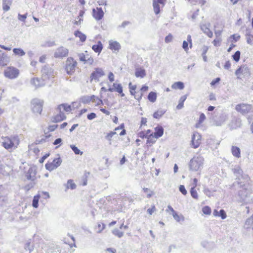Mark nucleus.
Wrapping results in <instances>:
<instances>
[{"mask_svg":"<svg viewBox=\"0 0 253 253\" xmlns=\"http://www.w3.org/2000/svg\"><path fill=\"white\" fill-rule=\"evenodd\" d=\"M32 171H33V169H32L30 168L29 170H28V171L26 174V177H27V178L28 179V180H31L32 179Z\"/></svg>","mask_w":253,"mask_h":253,"instance_id":"nucleus-62","label":"nucleus"},{"mask_svg":"<svg viewBox=\"0 0 253 253\" xmlns=\"http://www.w3.org/2000/svg\"><path fill=\"white\" fill-rule=\"evenodd\" d=\"M69 50L67 48L60 46L56 49L54 53V57L55 58H63L67 56Z\"/></svg>","mask_w":253,"mask_h":253,"instance_id":"nucleus-11","label":"nucleus"},{"mask_svg":"<svg viewBox=\"0 0 253 253\" xmlns=\"http://www.w3.org/2000/svg\"><path fill=\"white\" fill-rule=\"evenodd\" d=\"M103 45L100 41H98L96 44L93 45L92 46V49L95 52L100 53L102 51Z\"/></svg>","mask_w":253,"mask_h":253,"instance_id":"nucleus-25","label":"nucleus"},{"mask_svg":"<svg viewBox=\"0 0 253 253\" xmlns=\"http://www.w3.org/2000/svg\"><path fill=\"white\" fill-rule=\"evenodd\" d=\"M105 74L102 69L97 68L90 75L91 81L94 80L98 81L99 78L104 76Z\"/></svg>","mask_w":253,"mask_h":253,"instance_id":"nucleus-13","label":"nucleus"},{"mask_svg":"<svg viewBox=\"0 0 253 253\" xmlns=\"http://www.w3.org/2000/svg\"><path fill=\"white\" fill-rule=\"evenodd\" d=\"M117 133L116 131H110L109 133H108L107 135L105 136V138L108 140V141H111V140H112V137L116 134Z\"/></svg>","mask_w":253,"mask_h":253,"instance_id":"nucleus-49","label":"nucleus"},{"mask_svg":"<svg viewBox=\"0 0 253 253\" xmlns=\"http://www.w3.org/2000/svg\"><path fill=\"white\" fill-rule=\"evenodd\" d=\"M27 13H26V14H23V15H21L20 14H18V19L19 20L21 21L25 22V19L27 18Z\"/></svg>","mask_w":253,"mask_h":253,"instance_id":"nucleus-54","label":"nucleus"},{"mask_svg":"<svg viewBox=\"0 0 253 253\" xmlns=\"http://www.w3.org/2000/svg\"><path fill=\"white\" fill-rule=\"evenodd\" d=\"M242 125V122L241 119L239 118H234L232 120L231 123L229 126L231 129H236L238 127H240Z\"/></svg>","mask_w":253,"mask_h":253,"instance_id":"nucleus-17","label":"nucleus"},{"mask_svg":"<svg viewBox=\"0 0 253 253\" xmlns=\"http://www.w3.org/2000/svg\"><path fill=\"white\" fill-rule=\"evenodd\" d=\"M135 75L137 78H143L146 76V72L141 68H136Z\"/></svg>","mask_w":253,"mask_h":253,"instance_id":"nucleus-21","label":"nucleus"},{"mask_svg":"<svg viewBox=\"0 0 253 253\" xmlns=\"http://www.w3.org/2000/svg\"><path fill=\"white\" fill-rule=\"evenodd\" d=\"M74 35L76 37L79 38L80 41L82 42H84L85 41L86 37L84 34L82 33L81 32L77 30L75 32Z\"/></svg>","mask_w":253,"mask_h":253,"instance_id":"nucleus-29","label":"nucleus"},{"mask_svg":"<svg viewBox=\"0 0 253 253\" xmlns=\"http://www.w3.org/2000/svg\"><path fill=\"white\" fill-rule=\"evenodd\" d=\"M235 110L243 115H246L253 112V107L252 105L246 103H240L235 107Z\"/></svg>","mask_w":253,"mask_h":253,"instance_id":"nucleus-3","label":"nucleus"},{"mask_svg":"<svg viewBox=\"0 0 253 253\" xmlns=\"http://www.w3.org/2000/svg\"><path fill=\"white\" fill-rule=\"evenodd\" d=\"M164 134V128L161 126H157L155 127V132L153 133L154 137L158 139L161 137Z\"/></svg>","mask_w":253,"mask_h":253,"instance_id":"nucleus-18","label":"nucleus"},{"mask_svg":"<svg viewBox=\"0 0 253 253\" xmlns=\"http://www.w3.org/2000/svg\"><path fill=\"white\" fill-rule=\"evenodd\" d=\"M251 191L246 188H242L238 192V201L240 202L247 204L249 203L251 200Z\"/></svg>","mask_w":253,"mask_h":253,"instance_id":"nucleus-4","label":"nucleus"},{"mask_svg":"<svg viewBox=\"0 0 253 253\" xmlns=\"http://www.w3.org/2000/svg\"><path fill=\"white\" fill-rule=\"evenodd\" d=\"M220 81V78L218 77L215 78V79L213 80L211 83H210V84L211 86H213L215 85L216 84H218Z\"/></svg>","mask_w":253,"mask_h":253,"instance_id":"nucleus-56","label":"nucleus"},{"mask_svg":"<svg viewBox=\"0 0 253 253\" xmlns=\"http://www.w3.org/2000/svg\"><path fill=\"white\" fill-rule=\"evenodd\" d=\"M160 3L156 0H153V6L154 12L156 14H158L160 12Z\"/></svg>","mask_w":253,"mask_h":253,"instance_id":"nucleus-30","label":"nucleus"},{"mask_svg":"<svg viewBox=\"0 0 253 253\" xmlns=\"http://www.w3.org/2000/svg\"><path fill=\"white\" fill-rule=\"evenodd\" d=\"M96 117V115L94 113H90V114H88L87 116V118L89 120H92L94 119H95Z\"/></svg>","mask_w":253,"mask_h":253,"instance_id":"nucleus-58","label":"nucleus"},{"mask_svg":"<svg viewBox=\"0 0 253 253\" xmlns=\"http://www.w3.org/2000/svg\"><path fill=\"white\" fill-rule=\"evenodd\" d=\"M253 224V214L252 216L248 218L245 221L244 227L248 229L250 228L251 226Z\"/></svg>","mask_w":253,"mask_h":253,"instance_id":"nucleus-36","label":"nucleus"},{"mask_svg":"<svg viewBox=\"0 0 253 253\" xmlns=\"http://www.w3.org/2000/svg\"><path fill=\"white\" fill-rule=\"evenodd\" d=\"M143 191H144V192L147 193V197L148 198H150V197H151L153 194V192L152 191H150L147 188H143Z\"/></svg>","mask_w":253,"mask_h":253,"instance_id":"nucleus-52","label":"nucleus"},{"mask_svg":"<svg viewBox=\"0 0 253 253\" xmlns=\"http://www.w3.org/2000/svg\"><path fill=\"white\" fill-rule=\"evenodd\" d=\"M173 218L177 221L180 222V221H183L184 220V217L182 215H178L176 211L172 213Z\"/></svg>","mask_w":253,"mask_h":253,"instance_id":"nucleus-38","label":"nucleus"},{"mask_svg":"<svg viewBox=\"0 0 253 253\" xmlns=\"http://www.w3.org/2000/svg\"><path fill=\"white\" fill-rule=\"evenodd\" d=\"M76 184L73 182V180L72 179H69L67 181V185H66V189H71L72 190H74L76 189Z\"/></svg>","mask_w":253,"mask_h":253,"instance_id":"nucleus-39","label":"nucleus"},{"mask_svg":"<svg viewBox=\"0 0 253 253\" xmlns=\"http://www.w3.org/2000/svg\"><path fill=\"white\" fill-rule=\"evenodd\" d=\"M157 99V94L156 92L151 91L148 95V99L151 102H155Z\"/></svg>","mask_w":253,"mask_h":253,"instance_id":"nucleus-33","label":"nucleus"},{"mask_svg":"<svg viewBox=\"0 0 253 253\" xmlns=\"http://www.w3.org/2000/svg\"><path fill=\"white\" fill-rule=\"evenodd\" d=\"M218 216L221 217V219H224L226 217V213L224 210L221 209L219 211Z\"/></svg>","mask_w":253,"mask_h":253,"instance_id":"nucleus-53","label":"nucleus"},{"mask_svg":"<svg viewBox=\"0 0 253 253\" xmlns=\"http://www.w3.org/2000/svg\"><path fill=\"white\" fill-rule=\"evenodd\" d=\"M228 115L222 111L214 112L211 116V119L216 126H222L228 120Z\"/></svg>","mask_w":253,"mask_h":253,"instance_id":"nucleus-1","label":"nucleus"},{"mask_svg":"<svg viewBox=\"0 0 253 253\" xmlns=\"http://www.w3.org/2000/svg\"><path fill=\"white\" fill-rule=\"evenodd\" d=\"M240 52L237 51L234 55H232L233 59L235 62H237L239 61L240 58Z\"/></svg>","mask_w":253,"mask_h":253,"instance_id":"nucleus-50","label":"nucleus"},{"mask_svg":"<svg viewBox=\"0 0 253 253\" xmlns=\"http://www.w3.org/2000/svg\"><path fill=\"white\" fill-rule=\"evenodd\" d=\"M179 190L180 192L184 195H185L187 193V191L184 185H180V186L179 187Z\"/></svg>","mask_w":253,"mask_h":253,"instance_id":"nucleus-55","label":"nucleus"},{"mask_svg":"<svg viewBox=\"0 0 253 253\" xmlns=\"http://www.w3.org/2000/svg\"><path fill=\"white\" fill-rule=\"evenodd\" d=\"M92 15L97 20H101L104 16V12L101 7L93 8L92 10Z\"/></svg>","mask_w":253,"mask_h":253,"instance_id":"nucleus-15","label":"nucleus"},{"mask_svg":"<svg viewBox=\"0 0 253 253\" xmlns=\"http://www.w3.org/2000/svg\"><path fill=\"white\" fill-rule=\"evenodd\" d=\"M42 77L46 82L54 77V72L49 64L45 65L42 69Z\"/></svg>","mask_w":253,"mask_h":253,"instance_id":"nucleus-5","label":"nucleus"},{"mask_svg":"<svg viewBox=\"0 0 253 253\" xmlns=\"http://www.w3.org/2000/svg\"><path fill=\"white\" fill-rule=\"evenodd\" d=\"M77 64H66L65 70L68 75H72L74 72Z\"/></svg>","mask_w":253,"mask_h":253,"instance_id":"nucleus-28","label":"nucleus"},{"mask_svg":"<svg viewBox=\"0 0 253 253\" xmlns=\"http://www.w3.org/2000/svg\"><path fill=\"white\" fill-rule=\"evenodd\" d=\"M206 118L205 115L203 113H201L198 123L196 125V127H198L205 120Z\"/></svg>","mask_w":253,"mask_h":253,"instance_id":"nucleus-42","label":"nucleus"},{"mask_svg":"<svg viewBox=\"0 0 253 253\" xmlns=\"http://www.w3.org/2000/svg\"><path fill=\"white\" fill-rule=\"evenodd\" d=\"M190 194L192 198L197 199L198 198V193L195 189V187H192L190 189Z\"/></svg>","mask_w":253,"mask_h":253,"instance_id":"nucleus-47","label":"nucleus"},{"mask_svg":"<svg viewBox=\"0 0 253 253\" xmlns=\"http://www.w3.org/2000/svg\"><path fill=\"white\" fill-rule=\"evenodd\" d=\"M187 98V95H184L182 96L179 100V103L176 106V108L178 110L182 109L183 107L184 106V102L186 100Z\"/></svg>","mask_w":253,"mask_h":253,"instance_id":"nucleus-31","label":"nucleus"},{"mask_svg":"<svg viewBox=\"0 0 253 253\" xmlns=\"http://www.w3.org/2000/svg\"><path fill=\"white\" fill-rule=\"evenodd\" d=\"M19 75V70L12 66L7 67L4 71V76L10 79H16L18 77Z\"/></svg>","mask_w":253,"mask_h":253,"instance_id":"nucleus-6","label":"nucleus"},{"mask_svg":"<svg viewBox=\"0 0 253 253\" xmlns=\"http://www.w3.org/2000/svg\"><path fill=\"white\" fill-rule=\"evenodd\" d=\"M30 83L35 88H38L44 86L46 81L43 80L42 77L41 78H33L31 79Z\"/></svg>","mask_w":253,"mask_h":253,"instance_id":"nucleus-10","label":"nucleus"},{"mask_svg":"<svg viewBox=\"0 0 253 253\" xmlns=\"http://www.w3.org/2000/svg\"><path fill=\"white\" fill-rule=\"evenodd\" d=\"M80 60L81 61H88V63H91L93 62V59L89 57V55L85 56L83 53L79 55Z\"/></svg>","mask_w":253,"mask_h":253,"instance_id":"nucleus-26","label":"nucleus"},{"mask_svg":"<svg viewBox=\"0 0 253 253\" xmlns=\"http://www.w3.org/2000/svg\"><path fill=\"white\" fill-rule=\"evenodd\" d=\"M171 87L173 89L178 88L179 89H182L184 87V84L181 82H177L174 83L172 85Z\"/></svg>","mask_w":253,"mask_h":253,"instance_id":"nucleus-34","label":"nucleus"},{"mask_svg":"<svg viewBox=\"0 0 253 253\" xmlns=\"http://www.w3.org/2000/svg\"><path fill=\"white\" fill-rule=\"evenodd\" d=\"M49 153H46L44 155L42 158L40 159L39 162L41 164L43 163L44 160L49 157Z\"/></svg>","mask_w":253,"mask_h":253,"instance_id":"nucleus-59","label":"nucleus"},{"mask_svg":"<svg viewBox=\"0 0 253 253\" xmlns=\"http://www.w3.org/2000/svg\"><path fill=\"white\" fill-rule=\"evenodd\" d=\"M70 148L73 150V151L75 153L76 155H82L83 152L81 151L77 147H76L74 145H71Z\"/></svg>","mask_w":253,"mask_h":253,"instance_id":"nucleus-44","label":"nucleus"},{"mask_svg":"<svg viewBox=\"0 0 253 253\" xmlns=\"http://www.w3.org/2000/svg\"><path fill=\"white\" fill-rule=\"evenodd\" d=\"M247 42L248 44L252 45L253 44V35H252L250 37H247Z\"/></svg>","mask_w":253,"mask_h":253,"instance_id":"nucleus-64","label":"nucleus"},{"mask_svg":"<svg viewBox=\"0 0 253 253\" xmlns=\"http://www.w3.org/2000/svg\"><path fill=\"white\" fill-rule=\"evenodd\" d=\"M50 136H51V134H48V135H46L45 136V137L42 138V139H41L37 140H36V143L37 144H41V143H43V142H45V141H46V139L47 138H48V137H50Z\"/></svg>","mask_w":253,"mask_h":253,"instance_id":"nucleus-51","label":"nucleus"},{"mask_svg":"<svg viewBox=\"0 0 253 253\" xmlns=\"http://www.w3.org/2000/svg\"><path fill=\"white\" fill-rule=\"evenodd\" d=\"M204 161V159L202 156H194L189 162V169L192 171L198 170L203 167Z\"/></svg>","mask_w":253,"mask_h":253,"instance_id":"nucleus-2","label":"nucleus"},{"mask_svg":"<svg viewBox=\"0 0 253 253\" xmlns=\"http://www.w3.org/2000/svg\"><path fill=\"white\" fill-rule=\"evenodd\" d=\"M109 46L110 49L114 50H118L121 47L120 43L117 42H110Z\"/></svg>","mask_w":253,"mask_h":253,"instance_id":"nucleus-32","label":"nucleus"},{"mask_svg":"<svg viewBox=\"0 0 253 253\" xmlns=\"http://www.w3.org/2000/svg\"><path fill=\"white\" fill-rule=\"evenodd\" d=\"M172 40V36L171 34H169L165 38V42L166 43H169L171 42Z\"/></svg>","mask_w":253,"mask_h":253,"instance_id":"nucleus-61","label":"nucleus"},{"mask_svg":"<svg viewBox=\"0 0 253 253\" xmlns=\"http://www.w3.org/2000/svg\"><path fill=\"white\" fill-rule=\"evenodd\" d=\"M201 136L198 132L193 133L192 137L191 145L194 148H198L201 143Z\"/></svg>","mask_w":253,"mask_h":253,"instance_id":"nucleus-12","label":"nucleus"},{"mask_svg":"<svg viewBox=\"0 0 253 253\" xmlns=\"http://www.w3.org/2000/svg\"><path fill=\"white\" fill-rule=\"evenodd\" d=\"M147 144H154L156 142V139L153 135V133L149 134V135L147 137Z\"/></svg>","mask_w":253,"mask_h":253,"instance_id":"nucleus-41","label":"nucleus"},{"mask_svg":"<svg viewBox=\"0 0 253 253\" xmlns=\"http://www.w3.org/2000/svg\"><path fill=\"white\" fill-rule=\"evenodd\" d=\"M112 233L114 235L118 237L119 238H121L124 235V233L120 231L117 228L114 229L112 231Z\"/></svg>","mask_w":253,"mask_h":253,"instance_id":"nucleus-45","label":"nucleus"},{"mask_svg":"<svg viewBox=\"0 0 253 253\" xmlns=\"http://www.w3.org/2000/svg\"><path fill=\"white\" fill-rule=\"evenodd\" d=\"M240 38V36L237 34H234L230 36V39H233L234 42H237Z\"/></svg>","mask_w":253,"mask_h":253,"instance_id":"nucleus-60","label":"nucleus"},{"mask_svg":"<svg viewBox=\"0 0 253 253\" xmlns=\"http://www.w3.org/2000/svg\"><path fill=\"white\" fill-rule=\"evenodd\" d=\"M25 249L26 251H29L30 252H31L33 249L34 247L33 245H31L30 241H28L25 245Z\"/></svg>","mask_w":253,"mask_h":253,"instance_id":"nucleus-46","label":"nucleus"},{"mask_svg":"<svg viewBox=\"0 0 253 253\" xmlns=\"http://www.w3.org/2000/svg\"><path fill=\"white\" fill-rule=\"evenodd\" d=\"M166 112V111L164 110H160L155 112L153 114V117L157 119H159Z\"/></svg>","mask_w":253,"mask_h":253,"instance_id":"nucleus-35","label":"nucleus"},{"mask_svg":"<svg viewBox=\"0 0 253 253\" xmlns=\"http://www.w3.org/2000/svg\"><path fill=\"white\" fill-rule=\"evenodd\" d=\"M233 172L236 174L237 177L242 175L243 171L239 167H236L233 169Z\"/></svg>","mask_w":253,"mask_h":253,"instance_id":"nucleus-43","label":"nucleus"},{"mask_svg":"<svg viewBox=\"0 0 253 253\" xmlns=\"http://www.w3.org/2000/svg\"><path fill=\"white\" fill-rule=\"evenodd\" d=\"M221 38H216V39H215L214 40V41H213V43L214 46H217L219 45V43L221 42Z\"/></svg>","mask_w":253,"mask_h":253,"instance_id":"nucleus-57","label":"nucleus"},{"mask_svg":"<svg viewBox=\"0 0 253 253\" xmlns=\"http://www.w3.org/2000/svg\"><path fill=\"white\" fill-rule=\"evenodd\" d=\"M231 153L236 158H239L241 157V150L237 146H232Z\"/></svg>","mask_w":253,"mask_h":253,"instance_id":"nucleus-22","label":"nucleus"},{"mask_svg":"<svg viewBox=\"0 0 253 253\" xmlns=\"http://www.w3.org/2000/svg\"><path fill=\"white\" fill-rule=\"evenodd\" d=\"M59 114L52 117L51 121L53 123H58L66 119V116L62 111H58Z\"/></svg>","mask_w":253,"mask_h":253,"instance_id":"nucleus-16","label":"nucleus"},{"mask_svg":"<svg viewBox=\"0 0 253 253\" xmlns=\"http://www.w3.org/2000/svg\"><path fill=\"white\" fill-rule=\"evenodd\" d=\"M62 160L60 157L55 158L52 162H48L45 165V169L51 171L54 169H56L62 164Z\"/></svg>","mask_w":253,"mask_h":253,"instance_id":"nucleus-7","label":"nucleus"},{"mask_svg":"<svg viewBox=\"0 0 253 253\" xmlns=\"http://www.w3.org/2000/svg\"><path fill=\"white\" fill-rule=\"evenodd\" d=\"M40 198V195H37L33 198L32 201V206L35 208H37L39 206V201Z\"/></svg>","mask_w":253,"mask_h":253,"instance_id":"nucleus-37","label":"nucleus"},{"mask_svg":"<svg viewBox=\"0 0 253 253\" xmlns=\"http://www.w3.org/2000/svg\"><path fill=\"white\" fill-rule=\"evenodd\" d=\"M235 75L238 79H241V75L244 77H248L250 75L249 69L247 65H243L239 68L235 72Z\"/></svg>","mask_w":253,"mask_h":253,"instance_id":"nucleus-9","label":"nucleus"},{"mask_svg":"<svg viewBox=\"0 0 253 253\" xmlns=\"http://www.w3.org/2000/svg\"><path fill=\"white\" fill-rule=\"evenodd\" d=\"M13 52L15 55L20 56H22L25 54V52L21 48H14Z\"/></svg>","mask_w":253,"mask_h":253,"instance_id":"nucleus-40","label":"nucleus"},{"mask_svg":"<svg viewBox=\"0 0 253 253\" xmlns=\"http://www.w3.org/2000/svg\"><path fill=\"white\" fill-rule=\"evenodd\" d=\"M211 26V24L208 22L205 24H201L200 28L201 30L206 34L209 38H211L212 37V32L210 30V27Z\"/></svg>","mask_w":253,"mask_h":253,"instance_id":"nucleus-14","label":"nucleus"},{"mask_svg":"<svg viewBox=\"0 0 253 253\" xmlns=\"http://www.w3.org/2000/svg\"><path fill=\"white\" fill-rule=\"evenodd\" d=\"M43 101L38 98H34L31 101L32 110L35 113L41 114L42 110Z\"/></svg>","mask_w":253,"mask_h":253,"instance_id":"nucleus-8","label":"nucleus"},{"mask_svg":"<svg viewBox=\"0 0 253 253\" xmlns=\"http://www.w3.org/2000/svg\"><path fill=\"white\" fill-rule=\"evenodd\" d=\"M12 0H3L2 8L4 11H7L9 10V5L11 4Z\"/></svg>","mask_w":253,"mask_h":253,"instance_id":"nucleus-27","label":"nucleus"},{"mask_svg":"<svg viewBox=\"0 0 253 253\" xmlns=\"http://www.w3.org/2000/svg\"><path fill=\"white\" fill-rule=\"evenodd\" d=\"M2 146L6 149H11L14 146V143L11 139L7 137L2 142Z\"/></svg>","mask_w":253,"mask_h":253,"instance_id":"nucleus-19","label":"nucleus"},{"mask_svg":"<svg viewBox=\"0 0 253 253\" xmlns=\"http://www.w3.org/2000/svg\"><path fill=\"white\" fill-rule=\"evenodd\" d=\"M142 95L143 94L142 92H137L136 94L134 96V97L135 99L139 101L141 99Z\"/></svg>","mask_w":253,"mask_h":253,"instance_id":"nucleus-63","label":"nucleus"},{"mask_svg":"<svg viewBox=\"0 0 253 253\" xmlns=\"http://www.w3.org/2000/svg\"><path fill=\"white\" fill-rule=\"evenodd\" d=\"M92 98H95L94 95H92L91 96L84 95L80 98V102L84 104H89Z\"/></svg>","mask_w":253,"mask_h":253,"instance_id":"nucleus-20","label":"nucleus"},{"mask_svg":"<svg viewBox=\"0 0 253 253\" xmlns=\"http://www.w3.org/2000/svg\"><path fill=\"white\" fill-rule=\"evenodd\" d=\"M61 109H63L65 111L68 112L71 110V107L70 105L63 103L59 105L56 110L57 111H62Z\"/></svg>","mask_w":253,"mask_h":253,"instance_id":"nucleus-23","label":"nucleus"},{"mask_svg":"<svg viewBox=\"0 0 253 253\" xmlns=\"http://www.w3.org/2000/svg\"><path fill=\"white\" fill-rule=\"evenodd\" d=\"M113 86L115 88V91L120 93L121 96L123 97L125 96V94L123 92V87L121 84L114 83Z\"/></svg>","mask_w":253,"mask_h":253,"instance_id":"nucleus-24","label":"nucleus"},{"mask_svg":"<svg viewBox=\"0 0 253 253\" xmlns=\"http://www.w3.org/2000/svg\"><path fill=\"white\" fill-rule=\"evenodd\" d=\"M203 212L207 215H209L211 213V209L209 206H205L202 209Z\"/></svg>","mask_w":253,"mask_h":253,"instance_id":"nucleus-48","label":"nucleus"}]
</instances>
